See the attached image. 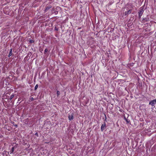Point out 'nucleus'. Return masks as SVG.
<instances>
[{"label": "nucleus", "instance_id": "obj_2", "mask_svg": "<svg viewBox=\"0 0 156 156\" xmlns=\"http://www.w3.org/2000/svg\"><path fill=\"white\" fill-rule=\"evenodd\" d=\"M156 104V99L151 101L149 102V105H151L152 106V108H151L152 109L153 108H154L155 107V105Z\"/></svg>", "mask_w": 156, "mask_h": 156}, {"label": "nucleus", "instance_id": "obj_4", "mask_svg": "<svg viewBox=\"0 0 156 156\" xmlns=\"http://www.w3.org/2000/svg\"><path fill=\"white\" fill-rule=\"evenodd\" d=\"M106 123L105 122L103 124H102L101 127V131H103L104 129L106 128Z\"/></svg>", "mask_w": 156, "mask_h": 156}, {"label": "nucleus", "instance_id": "obj_8", "mask_svg": "<svg viewBox=\"0 0 156 156\" xmlns=\"http://www.w3.org/2000/svg\"><path fill=\"white\" fill-rule=\"evenodd\" d=\"M12 49H10V51L9 54L8 55V57H9L12 55Z\"/></svg>", "mask_w": 156, "mask_h": 156}, {"label": "nucleus", "instance_id": "obj_12", "mask_svg": "<svg viewBox=\"0 0 156 156\" xmlns=\"http://www.w3.org/2000/svg\"><path fill=\"white\" fill-rule=\"evenodd\" d=\"M60 94V92L59 91H57V96H58Z\"/></svg>", "mask_w": 156, "mask_h": 156}, {"label": "nucleus", "instance_id": "obj_17", "mask_svg": "<svg viewBox=\"0 0 156 156\" xmlns=\"http://www.w3.org/2000/svg\"><path fill=\"white\" fill-rule=\"evenodd\" d=\"M35 135H36V136H37L38 137V133H36L35 134Z\"/></svg>", "mask_w": 156, "mask_h": 156}, {"label": "nucleus", "instance_id": "obj_15", "mask_svg": "<svg viewBox=\"0 0 156 156\" xmlns=\"http://www.w3.org/2000/svg\"><path fill=\"white\" fill-rule=\"evenodd\" d=\"M34 41H33V40H29V42L30 43H32L33 42H34Z\"/></svg>", "mask_w": 156, "mask_h": 156}, {"label": "nucleus", "instance_id": "obj_3", "mask_svg": "<svg viewBox=\"0 0 156 156\" xmlns=\"http://www.w3.org/2000/svg\"><path fill=\"white\" fill-rule=\"evenodd\" d=\"M52 6L51 5H47L44 10L45 12H47L50 9L52 8Z\"/></svg>", "mask_w": 156, "mask_h": 156}, {"label": "nucleus", "instance_id": "obj_11", "mask_svg": "<svg viewBox=\"0 0 156 156\" xmlns=\"http://www.w3.org/2000/svg\"><path fill=\"white\" fill-rule=\"evenodd\" d=\"M38 84H36L35 86V87H34V90H36L38 88Z\"/></svg>", "mask_w": 156, "mask_h": 156}, {"label": "nucleus", "instance_id": "obj_6", "mask_svg": "<svg viewBox=\"0 0 156 156\" xmlns=\"http://www.w3.org/2000/svg\"><path fill=\"white\" fill-rule=\"evenodd\" d=\"M132 12V10L131 9H129V10L125 12H124V15L125 16H127L129 14H130Z\"/></svg>", "mask_w": 156, "mask_h": 156}, {"label": "nucleus", "instance_id": "obj_14", "mask_svg": "<svg viewBox=\"0 0 156 156\" xmlns=\"http://www.w3.org/2000/svg\"><path fill=\"white\" fill-rule=\"evenodd\" d=\"M125 119L126 120V121L127 123H129V120H128L127 119H126L125 117Z\"/></svg>", "mask_w": 156, "mask_h": 156}, {"label": "nucleus", "instance_id": "obj_10", "mask_svg": "<svg viewBox=\"0 0 156 156\" xmlns=\"http://www.w3.org/2000/svg\"><path fill=\"white\" fill-rule=\"evenodd\" d=\"M14 94H12L10 96V98H9V100L11 101L12 100V98L14 97Z\"/></svg>", "mask_w": 156, "mask_h": 156}, {"label": "nucleus", "instance_id": "obj_20", "mask_svg": "<svg viewBox=\"0 0 156 156\" xmlns=\"http://www.w3.org/2000/svg\"><path fill=\"white\" fill-rule=\"evenodd\" d=\"M14 126L16 127H17V126H18L16 124V125H14Z\"/></svg>", "mask_w": 156, "mask_h": 156}, {"label": "nucleus", "instance_id": "obj_7", "mask_svg": "<svg viewBox=\"0 0 156 156\" xmlns=\"http://www.w3.org/2000/svg\"><path fill=\"white\" fill-rule=\"evenodd\" d=\"M142 20L144 23H145L149 20V18L147 17L146 18H143Z\"/></svg>", "mask_w": 156, "mask_h": 156}, {"label": "nucleus", "instance_id": "obj_18", "mask_svg": "<svg viewBox=\"0 0 156 156\" xmlns=\"http://www.w3.org/2000/svg\"><path fill=\"white\" fill-rule=\"evenodd\" d=\"M30 100H31V101H33V100H34V99L33 98V97H31V98H30Z\"/></svg>", "mask_w": 156, "mask_h": 156}, {"label": "nucleus", "instance_id": "obj_16", "mask_svg": "<svg viewBox=\"0 0 156 156\" xmlns=\"http://www.w3.org/2000/svg\"><path fill=\"white\" fill-rule=\"evenodd\" d=\"M55 30L58 31V28H57V27H55Z\"/></svg>", "mask_w": 156, "mask_h": 156}, {"label": "nucleus", "instance_id": "obj_1", "mask_svg": "<svg viewBox=\"0 0 156 156\" xmlns=\"http://www.w3.org/2000/svg\"><path fill=\"white\" fill-rule=\"evenodd\" d=\"M144 7L143 6L141 7L140 8L138 12L139 18L141 17L142 15L144 13Z\"/></svg>", "mask_w": 156, "mask_h": 156}, {"label": "nucleus", "instance_id": "obj_5", "mask_svg": "<svg viewBox=\"0 0 156 156\" xmlns=\"http://www.w3.org/2000/svg\"><path fill=\"white\" fill-rule=\"evenodd\" d=\"M74 116V115L73 113H72L71 115H69L68 116V118L70 120H72L73 119Z\"/></svg>", "mask_w": 156, "mask_h": 156}, {"label": "nucleus", "instance_id": "obj_19", "mask_svg": "<svg viewBox=\"0 0 156 156\" xmlns=\"http://www.w3.org/2000/svg\"><path fill=\"white\" fill-rule=\"evenodd\" d=\"M105 121H106L107 118H106V115L105 114Z\"/></svg>", "mask_w": 156, "mask_h": 156}, {"label": "nucleus", "instance_id": "obj_9", "mask_svg": "<svg viewBox=\"0 0 156 156\" xmlns=\"http://www.w3.org/2000/svg\"><path fill=\"white\" fill-rule=\"evenodd\" d=\"M14 149H15V147H13L12 149H11V151H10V153L11 154V153H13L14 151Z\"/></svg>", "mask_w": 156, "mask_h": 156}, {"label": "nucleus", "instance_id": "obj_13", "mask_svg": "<svg viewBox=\"0 0 156 156\" xmlns=\"http://www.w3.org/2000/svg\"><path fill=\"white\" fill-rule=\"evenodd\" d=\"M48 51V50L47 48H45V49L44 50V54H45Z\"/></svg>", "mask_w": 156, "mask_h": 156}]
</instances>
